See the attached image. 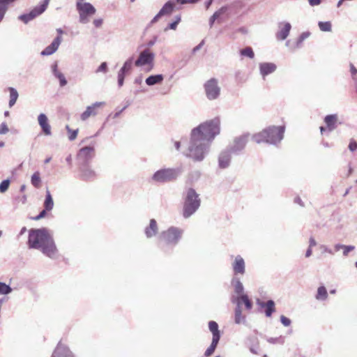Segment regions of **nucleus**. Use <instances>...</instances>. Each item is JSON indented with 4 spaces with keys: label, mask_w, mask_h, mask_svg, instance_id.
Instances as JSON below:
<instances>
[{
    "label": "nucleus",
    "mask_w": 357,
    "mask_h": 357,
    "mask_svg": "<svg viewBox=\"0 0 357 357\" xmlns=\"http://www.w3.org/2000/svg\"><path fill=\"white\" fill-rule=\"evenodd\" d=\"M164 79V77L161 74L151 75L148 77L145 82L148 86H153L155 84H160Z\"/></svg>",
    "instance_id": "obj_26"
},
{
    "label": "nucleus",
    "mask_w": 357,
    "mask_h": 357,
    "mask_svg": "<svg viewBox=\"0 0 357 357\" xmlns=\"http://www.w3.org/2000/svg\"><path fill=\"white\" fill-rule=\"evenodd\" d=\"M257 303L260 307H266L265 314L267 317H271L272 314L275 311V302L273 300H269L266 303L258 301Z\"/></svg>",
    "instance_id": "obj_23"
},
{
    "label": "nucleus",
    "mask_w": 357,
    "mask_h": 357,
    "mask_svg": "<svg viewBox=\"0 0 357 357\" xmlns=\"http://www.w3.org/2000/svg\"><path fill=\"white\" fill-rule=\"evenodd\" d=\"M62 38L60 36L56 37L52 43L46 47L42 52L41 55L43 56H50L56 52L60 44L61 43Z\"/></svg>",
    "instance_id": "obj_17"
},
{
    "label": "nucleus",
    "mask_w": 357,
    "mask_h": 357,
    "mask_svg": "<svg viewBox=\"0 0 357 357\" xmlns=\"http://www.w3.org/2000/svg\"><path fill=\"white\" fill-rule=\"evenodd\" d=\"M310 36V33L309 31H305V32H303L301 34V36H299V38H298V40H297V43H296V45L297 47H300L302 44V43L305 40L307 39V38H309Z\"/></svg>",
    "instance_id": "obj_42"
},
{
    "label": "nucleus",
    "mask_w": 357,
    "mask_h": 357,
    "mask_svg": "<svg viewBox=\"0 0 357 357\" xmlns=\"http://www.w3.org/2000/svg\"><path fill=\"white\" fill-rule=\"evenodd\" d=\"M342 249L344 250L343 255L344 256H347L349 254V252H351V251L354 250V246H353V245H344Z\"/></svg>",
    "instance_id": "obj_50"
},
{
    "label": "nucleus",
    "mask_w": 357,
    "mask_h": 357,
    "mask_svg": "<svg viewBox=\"0 0 357 357\" xmlns=\"http://www.w3.org/2000/svg\"><path fill=\"white\" fill-rule=\"evenodd\" d=\"M337 114H329L325 116L324 123L328 132H332L337 128Z\"/></svg>",
    "instance_id": "obj_21"
},
{
    "label": "nucleus",
    "mask_w": 357,
    "mask_h": 357,
    "mask_svg": "<svg viewBox=\"0 0 357 357\" xmlns=\"http://www.w3.org/2000/svg\"><path fill=\"white\" fill-rule=\"evenodd\" d=\"M349 149L352 152L356 151L357 149V142L351 139L349 144Z\"/></svg>",
    "instance_id": "obj_51"
},
{
    "label": "nucleus",
    "mask_w": 357,
    "mask_h": 357,
    "mask_svg": "<svg viewBox=\"0 0 357 357\" xmlns=\"http://www.w3.org/2000/svg\"><path fill=\"white\" fill-rule=\"evenodd\" d=\"M204 90L207 98L210 100H215L220 96V87L218 80L215 78L208 79L204 84Z\"/></svg>",
    "instance_id": "obj_9"
},
{
    "label": "nucleus",
    "mask_w": 357,
    "mask_h": 357,
    "mask_svg": "<svg viewBox=\"0 0 357 357\" xmlns=\"http://www.w3.org/2000/svg\"><path fill=\"white\" fill-rule=\"evenodd\" d=\"M219 340H218V337L216 336L212 338V342L211 345L205 351L204 354L206 356H210L213 354V353L214 352L217 347Z\"/></svg>",
    "instance_id": "obj_36"
},
{
    "label": "nucleus",
    "mask_w": 357,
    "mask_h": 357,
    "mask_svg": "<svg viewBox=\"0 0 357 357\" xmlns=\"http://www.w3.org/2000/svg\"><path fill=\"white\" fill-rule=\"evenodd\" d=\"M268 342L271 343V344H275V343H280V344H282L283 343V340L281 337H270L269 339H268Z\"/></svg>",
    "instance_id": "obj_49"
},
{
    "label": "nucleus",
    "mask_w": 357,
    "mask_h": 357,
    "mask_svg": "<svg viewBox=\"0 0 357 357\" xmlns=\"http://www.w3.org/2000/svg\"><path fill=\"white\" fill-rule=\"evenodd\" d=\"M105 105V102H96L91 105L86 107V110L81 114V119L86 121L91 116H96L98 114L97 109Z\"/></svg>",
    "instance_id": "obj_14"
},
{
    "label": "nucleus",
    "mask_w": 357,
    "mask_h": 357,
    "mask_svg": "<svg viewBox=\"0 0 357 357\" xmlns=\"http://www.w3.org/2000/svg\"><path fill=\"white\" fill-rule=\"evenodd\" d=\"M7 90L9 91L10 93V98H9V107H12L16 102L19 94L17 91L13 87H8Z\"/></svg>",
    "instance_id": "obj_28"
},
{
    "label": "nucleus",
    "mask_w": 357,
    "mask_h": 357,
    "mask_svg": "<svg viewBox=\"0 0 357 357\" xmlns=\"http://www.w3.org/2000/svg\"><path fill=\"white\" fill-rule=\"evenodd\" d=\"M204 45V41H202L198 45H197L196 47H195L192 50V52L193 53H195L196 52H197L198 50H199L201 49V47H202V45Z\"/></svg>",
    "instance_id": "obj_62"
},
{
    "label": "nucleus",
    "mask_w": 357,
    "mask_h": 357,
    "mask_svg": "<svg viewBox=\"0 0 357 357\" xmlns=\"http://www.w3.org/2000/svg\"><path fill=\"white\" fill-rule=\"evenodd\" d=\"M12 291L10 286L1 282V294H8Z\"/></svg>",
    "instance_id": "obj_47"
},
{
    "label": "nucleus",
    "mask_w": 357,
    "mask_h": 357,
    "mask_svg": "<svg viewBox=\"0 0 357 357\" xmlns=\"http://www.w3.org/2000/svg\"><path fill=\"white\" fill-rule=\"evenodd\" d=\"M315 298L318 301H325L327 299L328 292L324 286H320L318 287Z\"/></svg>",
    "instance_id": "obj_32"
},
{
    "label": "nucleus",
    "mask_w": 357,
    "mask_h": 357,
    "mask_svg": "<svg viewBox=\"0 0 357 357\" xmlns=\"http://www.w3.org/2000/svg\"><path fill=\"white\" fill-rule=\"evenodd\" d=\"M318 26L321 31L329 32L332 30V25L330 22H319Z\"/></svg>",
    "instance_id": "obj_40"
},
{
    "label": "nucleus",
    "mask_w": 357,
    "mask_h": 357,
    "mask_svg": "<svg viewBox=\"0 0 357 357\" xmlns=\"http://www.w3.org/2000/svg\"><path fill=\"white\" fill-rule=\"evenodd\" d=\"M93 23L96 27H100L102 24V19H96L93 20Z\"/></svg>",
    "instance_id": "obj_55"
},
{
    "label": "nucleus",
    "mask_w": 357,
    "mask_h": 357,
    "mask_svg": "<svg viewBox=\"0 0 357 357\" xmlns=\"http://www.w3.org/2000/svg\"><path fill=\"white\" fill-rule=\"evenodd\" d=\"M155 54L149 49H145L140 52L138 59L135 61V65L137 67L149 66V70L153 66Z\"/></svg>",
    "instance_id": "obj_10"
},
{
    "label": "nucleus",
    "mask_w": 357,
    "mask_h": 357,
    "mask_svg": "<svg viewBox=\"0 0 357 357\" xmlns=\"http://www.w3.org/2000/svg\"><path fill=\"white\" fill-rule=\"evenodd\" d=\"M309 3L311 6H318L321 3V0H309Z\"/></svg>",
    "instance_id": "obj_60"
},
{
    "label": "nucleus",
    "mask_w": 357,
    "mask_h": 357,
    "mask_svg": "<svg viewBox=\"0 0 357 357\" xmlns=\"http://www.w3.org/2000/svg\"><path fill=\"white\" fill-rule=\"evenodd\" d=\"M107 72V64L106 62H102L99 67L96 70V73H106Z\"/></svg>",
    "instance_id": "obj_44"
},
{
    "label": "nucleus",
    "mask_w": 357,
    "mask_h": 357,
    "mask_svg": "<svg viewBox=\"0 0 357 357\" xmlns=\"http://www.w3.org/2000/svg\"><path fill=\"white\" fill-rule=\"evenodd\" d=\"M9 131L8 126L5 123H1V135H4Z\"/></svg>",
    "instance_id": "obj_58"
},
{
    "label": "nucleus",
    "mask_w": 357,
    "mask_h": 357,
    "mask_svg": "<svg viewBox=\"0 0 357 357\" xmlns=\"http://www.w3.org/2000/svg\"><path fill=\"white\" fill-rule=\"evenodd\" d=\"M38 121L43 133L47 136L51 135V126L48 123V119L47 116L45 114H40L38 116Z\"/></svg>",
    "instance_id": "obj_19"
},
{
    "label": "nucleus",
    "mask_w": 357,
    "mask_h": 357,
    "mask_svg": "<svg viewBox=\"0 0 357 357\" xmlns=\"http://www.w3.org/2000/svg\"><path fill=\"white\" fill-rule=\"evenodd\" d=\"M126 75V72L121 68L118 72V78L125 79Z\"/></svg>",
    "instance_id": "obj_59"
},
{
    "label": "nucleus",
    "mask_w": 357,
    "mask_h": 357,
    "mask_svg": "<svg viewBox=\"0 0 357 357\" xmlns=\"http://www.w3.org/2000/svg\"><path fill=\"white\" fill-rule=\"evenodd\" d=\"M79 13V21L82 24H86L89 22V17L93 15L96 9L90 3H79L76 7Z\"/></svg>",
    "instance_id": "obj_8"
},
{
    "label": "nucleus",
    "mask_w": 357,
    "mask_h": 357,
    "mask_svg": "<svg viewBox=\"0 0 357 357\" xmlns=\"http://www.w3.org/2000/svg\"><path fill=\"white\" fill-rule=\"evenodd\" d=\"M227 10L226 6H223L220 8L218 10L215 11L213 15L209 19V26L212 27L215 21L220 17L222 15H223Z\"/></svg>",
    "instance_id": "obj_30"
},
{
    "label": "nucleus",
    "mask_w": 357,
    "mask_h": 357,
    "mask_svg": "<svg viewBox=\"0 0 357 357\" xmlns=\"http://www.w3.org/2000/svg\"><path fill=\"white\" fill-rule=\"evenodd\" d=\"M28 245L30 248L40 250L51 259L57 257L58 250L54 239L45 228L31 229L29 233Z\"/></svg>",
    "instance_id": "obj_1"
},
{
    "label": "nucleus",
    "mask_w": 357,
    "mask_h": 357,
    "mask_svg": "<svg viewBox=\"0 0 357 357\" xmlns=\"http://www.w3.org/2000/svg\"><path fill=\"white\" fill-rule=\"evenodd\" d=\"M52 357H75V356L67 346L59 342L54 349Z\"/></svg>",
    "instance_id": "obj_16"
},
{
    "label": "nucleus",
    "mask_w": 357,
    "mask_h": 357,
    "mask_svg": "<svg viewBox=\"0 0 357 357\" xmlns=\"http://www.w3.org/2000/svg\"><path fill=\"white\" fill-rule=\"evenodd\" d=\"M158 228V225L154 219H151L149 225L145 228V234L147 238H151L156 235Z\"/></svg>",
    "instance_id": "obj_24"
},
{
    "label": "nucleus",
    "mask_w": 357,
    "mask_h": 357,
    "mask_svg": "<svg viewBox=\"0 0 357 357\" xmlns=\"http://www.w3.org/2000/svg\"><path fill=\"white\" fill-rule=\"evenodd\" d=\"M291 25L289 22H282L278 24V31L275 34L276 38L279 40H285L291 31Z\"/></svg>",
    "instance_id": "obj_15"
},
{
    "label": "nucleus",
    "mask_w": 357,
    "mask_h": 357,
    "mask_svg": "<svg viewBox=\"0 0 357 357\" xmlns=\"http://www.w3.org/2000/svg\"><path fill=\"white\" fill-rule=\"evenodd\" d=\"M249 135L245 134L236 137L230 147V151L238 153L241 151L245 146L248 141Z\"/></svg>",
    "instance_id": "obj_13"
},
{
    "label": "nucleus",
    "mask_w": 357,
    "mask_h": 357,
    "mask_svg": "<svg viewBox=\"0 0 357 357\" xmlns=\"http://www.w3.org/2000/svg\"><path fill=\"white\" fill-rule=\"evenodd\" d=\"M259 67L260 74L264 79L266 76L274 73L277 69V66L270 62L260 63Z\"/></svg>",
    "instance_id": "obj_18"
},
{
    "label": "nucleus",
    "mask_w": 357,
    "mask_h": 357,
    "mask_svg": "<svg viewBox=\"0 0 357 357\" xmlns=\"http://www.w3.org/2000/svg\"><path fill=\"white\" fill-rule=\"evenodd\" d=\"M231 284H233L234 287V291L237 294H238L239 296L243 294V285L238 278L234 277L231 280Z\"/></svg>",
    "instance_id": "obj_29"
},
{
    "label": "nucleus",
    "mask_w": 357,
    "mask_h": 357,
    "mask_svg": "<svg viewBox=\"0 0 357 357\" xmlns=\"http://www.w3.org/2000/svg\"><path fill=\"white\" fill-rule=\"evenodd\" d=\"M210 144L190 134V139L188 149L184 155L195 162H202L208 154L211 148Z\"/></svg>",
    "instance_id": "obj_3"
},
{
    "label": "nucleus",
    "mask_w": 357,
    "mask_h": 357,
    "mask_svg": "<svg viewBox=\"0 0 357 357\" xmlns=\"http://www.w3.org/2000/svg\"><path fill=\"white\" fill-rule=\"evenodd\" d=\"M284 132V126H270L254 135L252 139L257 144L266 142L271 144H277L283 139Z\"/></svg>",
    "instance_id": "obj_4"
},
{
    "label": "nucleus",
    "mask_w": 357,
    "mask_h": 357,
    "mask_svg": "<svg viewBox=\"0 0 357 357\" xmlns=\"http://www.w3.org/2000/svg\"><path fill=\"white\" fill-rule=\"evenodd\" d=\"M317 245V242L313 237H311L309 240V247L312 248Z\"/></svg>",
    "instance_id": "obj_61"
},
{
    "label": "nucleus",
    "mask_w": 357,
    "mask_h": 357,
    "mask_svg": "<svg viewBox=\"0 0 357 357\" xmlns=\"http://www.w3.org/2000/svg\"><path fill=\"white\" fill-rule=\"evenodd\" d=\"M51 68H52V72L53 73L54 75H56L57 73H61L59 70H58V65H57V62H54L52 66H51Z\"/></svg>",
    "instance_id": "obj_53"
},
{
    "label": "nucleus",
    "mask_w": 357,
    "mask_h": 357,
    "mask_svg": "<svg viewBox=\"0 0 357 357\" xmlns=\"http://www.w3.org/2000/svg\"><path fill=\"white\" fill-rule=\"evenodd\" d=\"M231 268L234 275L236 277L238 275H243L245 273V260L241 255H237L234 257L231 263Z\"/></svg>",
    "instance_id": "obj_12"
},
{
    "label": "nucleus",
    "mask_w": 357,
    "mask_h": 357,
    "mask_svg": "<svg viewBox=\"0 0 357 357\" xmlns=\"http://www.w3.org/2000/svg\"><path fill=\"white\" fill-rule=\"evenodd\" d=\"M54 207V201L49 190L46 191L45 199L44 202V208L47 211H51Z\"/></svg>",
    "instance_id": "obj_31"
},
{
    "label": "nucleus",
    "mask_w": 357,
    "mask_h": 357,
    "mask_svg": "<svg viewBox=\"0 0 357 357\" xmlns=\"http://www.w3.org/2000/svg\"><path fill=\"white\" fill-rule=\"evenodd\" d=\"M9 185H10L9 179H6V180L1 181V192H6L8 190Z\"/></svg>",
    "instance_id": "obj_48"
},
{
    "label": "nucleus",
    "mask_w": 357,
    "mask_h": 357,
    "mask_svg": "<svg viewBox=\"0 0 357 357\" xmlns=\"http://www.w3.org/2000/svg\"><path fill=\"white\" fill-rule=\"evenodd\" d=\"M183 233V229L176 227H170L160 234V246L165 250H166L165 246L174 247L181 238Z\"/></svg>",
    "instance_id": "obj_5"
},
{
    "label": "nucleus",
    "mask_w": 357,
    "mask_h": 357,
    "mask_svg": "<svg viewBox=\"0 0 357 357\" xmlns=\"http://www.w3.org/2000/svg\"><path fill=\"white\" fill-rule=\"evenodd\" d=\"M181 174L179 168H163L156 171L151 179L156 183H164L175 180Z\"/></svg>",
    "instance_id": "obj_7"
},
{
    "label": "nucleus",
    "mask_w": 357,
    "mask_h": 357,
    "mask_svg": "<svg viewBox=\"0 0 357 357\" xmlns=\"http://www.w3.org/2000/svg\"><path fill=\"white\" fill-rule=\"evenodd\" d=\"M43 11L41 10V9L36 6L33 10H31L29 13L22 15L19 17V18L24 22V23H28L29 21L32 20L37 16L42 14Z\"/></svg>",
    "instance_id": "obj_20"
},
{
    "label": "nucleus",
    "mask_w": 357,
    "mask_h": 357,
    "mask_svg": "<svg viewBox=\"0 0 357 357\" xmlns=\"http://www.w3.org/2000/svg\"><path fill=\"white\" fill-rule=\"evenodd\" d=\"M162 15H160V12L153 18V20H151V23L153 24V23H155L156 22H158V20H159V18L160 17H162Z\"/></svg>",
    "instance_id": "obj_63"
},
{
    "label": "nucleus",
    "mask_w": 357,
    "mask_h": 357,
    "mask_svg": "<svg viewBox=\"0 0 357 357\" xmlns=\"http://www.w3.org/2000/svg\"><path fill=\"white\" fill-rule=\"evenodd\" d=\"M16 0H1V19L6 13L8 6L11 5Z\"/></svg>",
    "instance_id": "obj_41"
},
{
    "label": "nucleus",
    "mask_w": 357,
    "mask_h": 357,
    "mask_svg": "<svg viewBox=\"0 0 357 357\" xmlns=\"http://www.w3.org/2000/svg\"><path fill=\"white\" fill-rule=\"evenodd\" d=\"M95 142L91 146H87L82 148L78 153L77 158L79 160H82L84 163H87L90 160H91L95 155Z\"/></svg>",
    "instance_id": "obj_11"
},
{
    "label": "nucleus",
    "mask_w": 357,
    "mask_h": 357,
    "mask_svg": "<svg viewBox=\"0 0 357 357\" xmlns=\"http://www.w3.org/2000/svg\"><path fill=\"white\" fill-rule=\"evenodd\" d=\"M208 328L213 334V337L216 336L218 337V340H220V331L218 330V324L214 321H211L208 323Z\"/></svg>",
    "instance_id": "obj_35"
},
{
    "label": "nucleus",
    "mask_w": 357,
    "mask_h": 357,
    "mask_svg": "<svg viewBox=\"0 0 357 357\" xmlns=\"http://www.w3.org/2000/svg\"><path fill=\"white\" fill-rule=\"evenodd\" d=\"M59 81L60 86H64L67 84V80L64 76V75L61 72L54 75Z\"/></svg>",
    "instance_id": "obj_43"
},
{
    "label": "nucleus",
    "mask_w": 357,
    "mask_h": 357,
    "mask_svg": "<svg viewBox=\"0 0 357 357\" xmlns=\"http://www.w3.org/2000/svg\"><path fill=\"white\" fill-rule=\"evenodd\" d=\"M201 200L199 195L192 188H189L186 191L185 197L183 215L185 218H188L194 214L199 208Z\"/></svg>",
    "instance_id": "obj_6"
},
{
    "label": "nucleus",
    "mask_w": 357,
    "mask_h": 357,
    "mask_svg": "<svg viewBox=\"0 0 357 357\" xmlns=\"http://www.w3.org/2000/svg\"><path fill=\"white\" fill-rule=\"evenodd\" d=\"M177 25L178 24H176V22H173L170 23L168 25V26L167 28H165V30L167 31L168 29H172V30H175L176 29V27H177Z\"/></svg>",
    "instance_id": "obj_57"
},
{
    "label": "nucleus",
    "mask_w": 357,
    "mask_h": 357,
    "mask_svg": "<svg viewBox=\"0 0 357 357\" xmlns=\"http://www.w3.org/2000/svg\"><path fill=\"white\" fill-rule=\"evenodd\" d=\"M174 4L173 3L170 1L167 2L159 11L160 15L163 16L171 14L174 10Z\"/></svg>",
    "instance_id": "obj_34"
},
{
    "label": "nucleus",
    "mask_w": 357,
    "mask_h": 357,
    "mask_svg": "<svg viewBox=\"0 0 357 357\" xmlns=\"http://www.w3.org/2000/svg\"><path fill=\"white\" fill-rule=\"evenodd\" d=\"M77 133H78V130H71V132H69L68 139L70 141L75 139L77 136Z\"/></svg>",
    "instance_id": "obj_52"
},
{
    "label": "nucleus",
    "mask_w": 357,
    "mask_h": 357,
    "mask_svg": "<svg viewBox=\"0 0 357 357\" xmlns=\"http://www.w3.org/2000/svg\"><path fill=\"white\" fill-rule=\"evenodd\" d=\"M245 322V317L242 314L241 306H236L235 309V323L237 324H244Z\"/></svg>",
    "instance_id": "obj_33"
},
{
    "label": "nucleus",
    "mask_w": 357,
    "mask_h": 357,
    "mask_svg": "<svg viewBox=\"0 0 357 357\" xmlns=\"http://www.w3.org/2000/svg\"><path fill=\"white\" fill-rule=\"evenodd\" d=\"M280 321L285 327L289 326L291 324V319L284 315L280 316Z\"/></svg>",
    "instance_id": "obj_45"
},
{
    "label": "nucleus",
    "mask_w": 357,
    "mask_h": 357,
    "mask_svg": "<svg viewBox=\"0 0 357 357\" xmlns=\"http://www.w3.org/2000/svg\"><path fill=\"white\" fill-rule=\"evenodd\" d=\"M240 54L241 56L248 57L250 59H253L255 57V53L250 47H246L241 50Z\"/></svg>",
    "instance_id": "obj_38"
},
{
    "label": "nucleus",
    "mask_w": 357,
    "mask_h": 357,
    "mask_svg": "<svg viewBox=\"0 0 357 357\" xmlns=\"http://www.w3.org/2000/svg\"><path fill=\"white\" fill-rule=\"evenodd\" d=\"M134 57L131 56L124 62L123 66L121 67V69L126 71V73H128L132 69Z\"/></svg>",
    "instance_id": "obj_39"
},
{
    "label": "nucleus",
    "mask_w": 357,
    "mask_h": 357,
    "mask_svg": "<svg viewBox=\"0 0 357 357\" xmlns=\"http://www.w3.org/2000/svg\"><path fill=\"white\" fill-rule=\"evenodd\" d=\"M220 121L219 118L206 121L193 128L191 135L211 144L215 137L220 134Z\"/></svg>",
    "instance_id": "obj_2"
},
{
    "label": "nucleus",
    "mask_w": 357,
    "mask_h": 357,
    "mask_svg": "<svg viewBox=\"0 0 357 357\" xmlns=\"http://www.w3.org/2000/svg\"><path fill=\"white\" fill-rule=\"evenodd\" d=\"M233 302L236 303L238 305H241L243 303L247 310H250L252 307V302L249 300L248 295L241 294L232 300Z\"/></svg>",
    "instance_id": "obj_25"
},
{
    "label": "nucleus",
    "mask_w": 357,
    "mask_h": 357,
    "mask_svg": "<svg viewBox=\"0 0 357 357\" xmlns=\"http://www.w3.org/2000/svg\"><path fill=\"white\" fill-rule=\"evenodd\" d=\"M231 160V154L229 151H222L218 159L219 167L222 169L229 167Z\"/></svg>",
    "instance_id": "obj_22"
},
{
    "label": "nucleus",
    "mask_w": 357,
    "mask_h": 357,
    "mask_svg": "<svg viewBox=\"0 0 357 357\" xmlns=\"http://www.w3.org/2000/svg\"><path fill=\"white\" fill-rule=\"evenodd\" d=\"M81 178L84 180H89L96 176V172L89 167H83L81 168Z\"/></svg>",
    "instance_id": "obj_27"
},
{
    "label": "nucleus",
    "mask_w": 357,
    "mask_h": 357,
    "mask_svg": "<svg viewBox=\"0 0 357 357\" xmlns=\"http://www.w3.org/2000/svg\"><path fill=\"white\" fill-rule=\"evenodd\" d=\"M350 72L353 80L355 82V83H357V69L354 67L353 64L350 65Z\"/></svg>",
    "instance_id": "obj_46"
},
{
    "label": "nucleus",
    "mask_w": 357,
    "mask_h": 357,
    "mask_svg": "<svg viewBox=\"0 0 357 357\" xmlns=\"http://www.w3.org/2000/svg\"><path fill=\"white\" fill-rule=\"evenodd\" d=\"M31 183L35 188H39L41 183V179L40 177V173L38 172H36L32 176L31 178Z\"/></svg>",
    "instance_id": "obj_37"
},
{
    "label": "nucleus",
    "mask_w": 357,
    "mask_h": 357,
    "mask_svg": "<svg viewBox=\"0 0 357 357\" xmlns=\"http://www.w3.org/2000/svg\"><path fill=\"white\" fill-rule=\"evenodd\" d=\"M46 211H47V210H45V208H44L36 218H35V220H40L41 218H43L45 214H46Z\"/></svg>",
    "instance_id": "obj_56"
},
{
    "label": "nucleus",
    "mask_w": 357,
    "mask_h": 357,
    "mask_svg": "<svg viewBox=\"0 0 357 357\" xmlns=\"http://www.w3.org/2000/svg\"><path fill=\"white\" fill-rule=\"evenodd\" d=\"M321 248L323 249L324 252H326L329 254H333V252H332V250L329 248H328L325 245H321Z\"/></svg>",
    "instance_id": "obj_64"
},
{
    "label": "nucleus",
    "mask_w": 357,
    "mask_h": 357,
    "mask_svg": "<svg viewBox=\"0 0 357 357\" xmlns=\"http://www.w3.org/2000/svg\"><path fill=\"white\" fill-rule=\"evenodd\" d=\"M50 0H44L43 3L39 6H38V7H39L42 11H45L50 3Z\"/></svg>",
    "instance_id": "obj_54"
}]
</instances>
